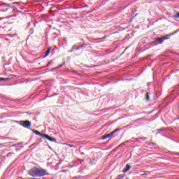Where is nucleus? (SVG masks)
I'll list each match as a JSON object with an SVG mask.
<instances>
[{"mask_svg":"<svg viewBox=\"0 0 179 179\" xmlns=\"http://www.w3.org/2000/svg\"><path fill=\"white\" fill-rule=\"evenodd\" d=\"M28 173L31 177H43V176H47V171L45 170L37 168L31 169Z\"/></svg>","mask_w":179,"mask_h":179,"instance_id":"f257e3e1","label":"nucleus"},{"mask_svg":"<svg viewBox=\"0 0 179 179\" xmlns=\"http://www.w3.org/2000/svg\"><path fill=\"white\" fill-rule=\"evenodd\" d=\"M174 33L171 34L169 35H166L165 37L163 38H157L156 41L157 43H159V44H162V43H163V41H164V40H169V38H170V37H171V36H173Z\"/></svg>","mask_w":179,"mask_h":179,"instance_id":"f03ea898","label":"nucleus"},{"mask_svg":"<svg viewBox=\"0 0 179 179\" xmlns=\"http://www.w3.org/2000/svg\"><path fill=\"white\" fill-rule=\"evenodd\" d=\"M118 131H120V129H115L113 131H112L111 133H110V134H106V135H105V136H103L101 137V139H102L103 141H104V139H107V138H111V136H113V135L115 134V132H118Z\"/></svg>","mask_w":179,"mask_h":179,"instance_id":"7ed1b4c3","label":"nucleus"},{"mask_svg":"<svg viewBox=\"0 0 179 179\" xmlns=\"http://www.w3.org/2000/svg\"><path fill=\"white\" fill-rule=\"evenodd\" d=\"M22 125L24 128H29V127L31 126V122H30V121H29V120L22 121Z\"/></svg>","mask_w":179,"mask_h":179,"instance_id":"20e7f679","label":"nucleus"},{"mask_svg":"<svg viewBox=\"0 0 179 179\" xmlns=\"http://www.w3.org/2000/svg\"><path fill=\"white\" fill-rule=\"evenodd\" d=\"M43 137L45 138V139H48V141H50V142H55V138L50 137L48 135H43Z\"/></svg>","mask_w":179,"mask_h":179,"instance_id":"39448f33","label":"nucleus"},{"mask_svg":"<svg viewBox=\"0 0 179 179\" xmlns=\"http://www.w3.org/2000/svg\"><path fill=\"white\" fill-rule=\"evenodd\" d=\"M131 170V166L127 164L126 168L123 170V173H127V171H129Z\"/></svg>","mask_w":179,"mask_h":179,"instance_id":"423d86ee","label":"nucleus"},{"mask_svg":"<svg viewBox=\"0 0 179 179\" xmlns=\"http://www.w3.org/2000/svg\"><path fill=\"white\" fill-rule=\"evenodd\" d=\"M50 50H51L50 48H49L48 49V50H47L46 52H45V56H43V58H45L46 57H48V55L50 54Z\"/></svg>","mask_w":179,"mask_h":179,"instance_id":"0eeeda50","label":"nucleus"},{"mask_svg":"<svg viewBox=\"0 0 179 179\" xmlns=\"http://www.w3.org/2000/svg\"><path fill=\"white\" fill-rule=\"evenodd\" d=\"M34 132L36 134V135H39V136H43V134H41L38 131H34Z\"/></svg>","mask_w":179,"mask_h":179,"instance_id":"6e6552de","label":"nucleus"},{"mask_svg":"<svg viewBox=\"0 0 179 179\" xmlns=\"http://www.w3.org/2000/svg\"><path fill=\"white\" fill-rule=\"evenodd\" d=\"M64 145H66L67 146H69V148H76L75 145H72V144H66L64 143Z\"/></svg>","mask_w":179,"mask_h":179,"instance_id":"1a4fd4ad","label":"nucleus"},{"mask_svg":"<svg viewBox=\"0 0 179 179\" xmlns=\"http://www.w3.org/2000/svg\"><path fill=\"white\" fill-rule=\"evenodd\" d=\"M146 100L148 101L149 100V92L146 93Z\"/></svg>","mask_w":179,"mask_h":179,"instance_id":"9d476101","label":"nucleus"},{"mask_svg":"<svg viewBox=\"0 0 179 179\" xmlns=\"http://www.w3.org/2000/svg\"><path fill=\"white\" fill-rule=\"evenodd\" d=\"M1 80H9V78H0V81Z\"/></svg>","mask_w":179,"mask_h":179,"instance_id":"9b49d317","label":"nucleus"},{"mask_svg":"<svg viewBox=\"0 0 179 179\" xmlns=\"http://www.w3.org/2000/svg\"><path fill=\"white\" fill-rule=\"evenodd\" d=\"M117 177H118V179L124 178V176L122 175H119Z\"/></svg>","mask_w":179,"mask_h":179,"instance_id":"f8f14e48","label":"nucleus"},{"mask_svg":"<svg viewBox=\"0 0 179 179\" xmlns=\"http://www.w3.org/2000/svg\"><path fill=\"white\" fill-rule=\"evenodd\" d=\"M175 17H176V19H178V18H179V13H178L177 15L175 16Z\"/></svg>","mask_w":179,"mask_h":179,"instance_id":"ddd939ff","label":"nucleus"},{"mask_svg":"<svg viewBox=\"0 0 179 179\" xmlns=\"http://www.w3.org/2000/svg\"><path fill=\"white\" fill-rule=\"evenodd\" d=\"M50 64H52V60H51L50 62H49L48 64L50 65Z\"/></svg>","mask_w":179,"mask_h":179,"instance_id":"4468645a","label":"nucleus"},{"mask_svg":"<svg viewBox=\"0 0 179 179\" xmlns=\"http://www.w3.org/2000/svg\"><path fill=\"white\" fill-rule=\"evenodd\" d=\"M52 96H57V94H54L53 95L50 96V97H52Z\"/></svg>","mask_w":179,"mask_h":179,"instance_id":"2eb2a0df","label":"nucleus"},{"mask_svg":"<svg viewBox=\"0 0 179 179\" xmlns=\"http://www.w3.org/2000/svg\"><path fill=\"white\" fill-rule=\"evenodd\" d=\"M79 48H80L78 47V48H76V50H79Z\"/></svg>","mask_w":179,"mask_h":179,"instance_id":"dca6fc26","label":"nucleus"},{"mask_svg":"<svg viewBox=\"0 0 179 179\" xmlns=\"http://www.w3.org/2000/svg\"><path fill=\"white\" fill-rule=\"evenodd\" d=\"M0 20H2V18H0Z\"/></svg>","mask_w":179,"mask_h":179,"instance_id":"f3484780","label":"nucleus"},{"mask_svg":"<svg viewBox=\"0 0 179 179\" xmlns=\"http://www.w3.org/2000/svg\"><path fill=\"white\" fill-rule=\"evenodd\" d=\"M1 29H2V27H0V30H1Z\"/></svg>","mask_w":179,"mask_h":179,"instance_id":"a211bd4d","label":"nucleus"},{"mask_svg":"<svg viewBox=\"0 0 179 179\" xmlns=\"http://www.w3.org/2000/svg\"><path fill=\"white\" fill-rule=\"evenodd\" d=\"M5 40H8V38H6Z\"/></svg>","mask_w":179,"mask_h":179,"instance_id":"6ab92c4d","label":"nucleus"},{"mask_svg":"<svg viewBox=\"0 0 179 179\" xmlns=\"http://www.w3.org/2000/svg\"><path fill=\"white\" fill-rule=\"evenodd\" d=\"M62 66V65H60L59 67Z\"/></svg>","mask_w":179,"mask_h":179,"instance_id":"aec40b11","label":"nucleus"},{"mask_svg":"<svg viewBox=\"0 0 179 179\" xmlns=\"http://www.w3.org/2000/svg\"><path fill=\"white\" fill-rule=\"evenodd\" d=\"M126 179H128V178H126Z\"/></svg>","mask_w":179,"mask_h":179,"instance_id":"412c9836","label":"nucleus"}]
</instances>
